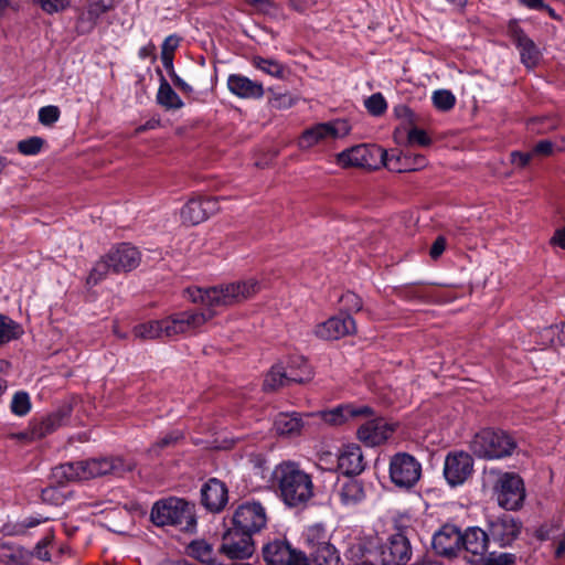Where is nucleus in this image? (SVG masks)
Returning a JSON list of instances; mask_svg holds the SVG:
<instances>
[{"label": "nucleus", "mask_w": 565, "mask_h": 565, "mask_svg": "<svg viewBox=\"0 0 565 565\" xmlns=\"http://www.w3.org/2000/svg\"><path fill=\"white\" fill-rule=\"evenodd\" d=\"M521 523L509 514H502L488 523L490 540L499 546L511 545L521 533Z\"/></svg>", "instance_id": "nucleus-15"}, {"label": "nucleus", "mask_w": 565, "mask_h": 565, "mask_svg": "<svg viewBox=\"0 0 565 565\" xmlns=\"http://www.w3.org/2000/svg\"><path fill=\"white\" fill-rule=\"evenodd\" d=\"M407 142L411 146L427 147L431 143V138L427 132L419 128H412L407 134Z\"/></svg>", "instance_id": "nucleus-48"}, {"label": "nucleus", "mask_w": 565, "mask_h": 565, "mask_svg": "<svg viewBox=\"0 0 565 565\" xmlns=\"http://www.w3.org/2000/svg\"><path fill=\"white\" fill-rule=\"evenodd\" d=\"M364 106L370 114L380 116L386 110L387 104L381 93H375L365 99Z\"/></svg>", "instance_id": "nucleus-45"}, {"label": "nucleus", "mask_w": 565, "mask_h": 565, "mask_svg": "<svg viewBox=\"0 0 565 565\" xmlns=\"http://www.w3.org/2000/svg\"><path fill=\"white\" fill-rule=\"evenodd\" d=\"M44 140L41 137H30L20 140L17 148L24 156H35L42 150Z\"/></svg>", "instance_id": "nucleus-44"}, {"label": "nucleus", "mask_w": 565, "mask_h": 565, "mask_svg": "<svg viewBox=\"0 0 565 565\" xmlns=\"http://www.w3.org/2000/svg\"><path fill=\"white\" fill-rule=\"evenodd\" d=\"M138 56L141 60L151 58L156 60V45L152 42H149L145 46L140 47L138 51Z\"/></svg>", "instance_id": "nucleus-58"}, {"label": "nucleus", "mask_w": 565, "mask_h": 565, "mask_svg": "<svg viewBox=\"0 0 565 565\" xmlns=\"http://www.w3.org/2000/svg\"><path fill=\"white\" fill-rule=\"evenodd\" d=\"M446 248V239L443 236H438L433 243L429 255L433 259H437Z\"/></svg>", "instance_id": "nucleus-56"}, {"label": "nucleus", "mask_w": 565, "mask_h": 565, "mask_svg": "<svg viewBox=\"0 0 565 565\" xmlns=\"http://www.w3.org/2000/svg\"><path fill=\"white\" fill-rule=\"evenodd\" d=\"M388 471L391 481L397 488L408 490L419 481L422 465L414 456L398 452L391 458Z\"/></svg>", "instance_id": "nucleus-8"}, {"label": "nucleus", "mask_w": 565, "mask_h": 565, "mask_svg": "<svg viewBox=\"0 0 565 565\" xmlns=\"http://www.w3.org/2000/svg\"><path fill=\"white\" fill-rule=\"evenodd\" d=\"M565 554V529L561 533V537L556 542L555 556L562 557Z\"/></svg>", "instance_id": "nucleus-62"}, {"label": "nucleus", "mask_w": 565, "mask_h": 565, "mask_svg": "<svg viewBox=\"0 0 565 565\" xmlns=\"http://www.w3.org/2000/svg\"><path fill=\"white\" fill-rule=\"evenodd\" d=\"M228 501L227 488L224 482L212 478L201 489V502L210 512L222 511Z\"/></svg>", "instance_id": "nucleus-22"}, {"label": "nucleus", "mask_w": 565, "mask_h": 565, "mask_svg": "<svg viewBox=\"0 0 565 565\" xmlns=\"http://www.w3.org/2000/svg\"><path fill=\"white\" fill-rule=\"evenodd\" d=\"M550 244L552 246H557L562 249H565V226L557 228L553 236L550 239Z\"/></svg>", "instance_id": "nucleus-57"}, {"label": "nucleus", "mask_w": 565, "mask_h": 565, "mask_svg": "<svg viewBox=\"0 0 565 565\" xmlns=\"http://www.w3.org/2000/svg\"><path fill=\"white\" fill-rule=\"evenodd\" d=\"M337 495L343 505L353 507L364 500L365 492L360 481L348 479L340 484Z\"/></svg>", "instance_id": "nucleus-29"}, {"label": "nucleus", "mask_w": 565, "mask_h": 565, "mask_svg": "<svg viewBox=\"0 0 565 565\" xmlns=\"http://www.w3.org/2000/svg\"><path fill=\"white\" fill-rule=\"evenodd\" d=\"M520 2L532 10H540L544 8L543 0H520Z\"/></svg>", "instance_id": "nucleus-63"}, {"label": "nucleus", "mask_w": 565, "mask_h": 565, "mask_svg": "<svg viewBox=\"0 0 565 565\" xmlns=\"http://www.w3.org/2000/svg\"><path fill=\"white\" fill-rule=\"evenodd\" d=\"M253 534L238 530L236 526L228 530L222 540L221 553L231 559H244L250 557L255 552Z\"/></svg>", "instance_id": "nucleus-13"}, {"label": "nucleus", "mask_w": 565, "mask_h": 565, "mask_svg": "<svg viewBox=\"0 0 565 565\" xmlns=\"http://www.w3.org/2000/svg\"><path fill=\"white\" fill-rule=\"evenodd\" d=\"M490 537L480 527H469L462 534L461 552L470 553L472 556L482 557L487 551Z\"/></svg>", "instance_id": "nucleus-27"}, {"label": "nucleus", "mask_w": 565, "mask_h": 565, "mask_svg": "<svg viewBox=\"0 0 565 565\" xmlns=\"http://www.w3.org/2000/svg\"><path fill=\"white\" fill-rule=\"evenodd\" d=\"M132 334L140 340L171 339L168 317L139 323L134 327Z\"/></svg>", "instance_id": "nucleus-26"}, {"label": "nucleus", "mask_w": 565, "mask_h": 565, "mask_svg": "<svg viewBox=\"0 0 565 565\" xmlns=\"http://www.w3.org/2000/svg\"><path fill=\"white\" fill-rule=\"evenodd\" d=\"M508 33L518 46L522 63L532 68L537 65L541 53L535 43L524 33L518 22L511 21L508 25Z\"/></svg>", "instance_id": "nucleus-19"}, {"label": "nucleus", "mask_w": 565, "mask_h": 565, "mask_svg": "<svg viewBox=\"0 0 565 565\" xmlns=\"http://www.w3.org/2000/svg\"><path fill=\"white\" fill-rule=\"evenodd\" d=\"M113 271L111 260L108 258V254L103 256L99 260L95 263L89 275L86 278V284L88 286H96L99 281L105 279L108 274Z\"/></svg>", "instance_id": "nucleus-36"}, {"label": "nucleus", "mask_w": 565, "mask_h": 565, "mask_svg": "<svg viewBox=\"0 0 565 565\" xmlns=\"http://www.w3.org/2000/svg\"><path fill=\"white\" fill-rule=\"evenodd\" d=\"M217 198H193L181 209V220L185 225H198L218 211Z\"/></svg>", "instance_id": "nucleus-16"}, {"label": "nucleus", "mask_w": 565, "mask_h": 565, "mask_svg": "<svg viewBox=\"0 0 565 565\" xmlns=\"http://www.w3.org/2000/svg\"><path fill=\"white\" fill-rule=\"evenodd\" d=\"M373 409L369 406H355L352 404L340 405L332 409L321 412L320 418L333 426L342 425L345 422L356 417H367L372 415Z\"/></svg>", "instance_id": "nucleus-24"}, {"label": "nucleus", "mask_w": 565, "mask_h": 565, "mask_svg": "<svg viewBox=\"0 0 565 565\" xmlns=\"http://www.w3.org/2000/svg\"><path fill=\"white\" fill-rule=\"evenodd\" d=\"M26 552L14 544L0 541V562L10 565H23Z\"/></svg>", "instance_id": "nucleus-33"}, {"label": "nucleus", "mask_w": 565, "mask_h": 565, "mask_svg": "<svg viewBox=\"0 0 565 565\" xmlns=\"http://www.w3.org/2000/svg\"><path fill=\"white\" fill-rule=\"evenodd\" d=\"M180 44V38L175 34L167 36L161 45V54L173 55Z\"/></svg>", "instance_id": "nucleus-53"}, {"label": "nucleus", "mask_w": 565, "mask_h": 565, "mask_svg": "<svg viewBox=\"0 0 565 565\" xmlns=\"http://www.w3.org/2000/svg\"><path fill=\"white\" fill-rule=\"evenodd\" d=\"M157 102L166 109H180L183 107L182 99L172 89L163 76L161 77L160 86L158 89Z\"/></svg>", "instance_id": "nucleus-31"}, {"label": "nucleus", "mask_w": 565, "mask_h": 565, "mask_svg": "<svg viewBox=\"0 0 565 565\" xmlns=\"http://www.w3.org/2000/svg\"><path fill=\"white\" fill-rule=\"evenodd\" d=\"M188 553L203 564L214 563V552L211 544L204 540H195L188 546Z\"/></svg>", "instance_id": "nucleus-35"}, {"label": "nucleus", "mask_w": 565, "mask_h": 565, "mask_svg": "<svg viewBox=\"0 0 565 565\" xmlns=\"http://www.w3.org/2000/svg\"><path fill=\"white\" fill-rule=\"evenodd\" d=\"M394 163L401 167L399 171L403 170H418L426 164V159L422 154H416L414 158H411L408 154L396 156L394 159Z\"/></svg>", "instance_id": "nucleus-43"}, {"label": "nucleus", "mask_w": 565, "mask_h": 565, "mask_svg": "<svg viewBox=\"0 0 565 565\" xmlns=\"http://www.w3.org/2000/svg\"><path fill=\"white\" fill-rule=\"evenodd\" d=\"M227 88L233 95L244 99H260L265 94L262 83L241 74H231L227 77Z\"/></svg>", "instance_id": "nucleus-23"}, {"label": "nucleus", "mask_w": 565, "mask_h": 565, "mask_svg": "<svg viewBox=\"0 0 565 565\" xmlns=\"http://www.w3.org/2000/svg\"><path fill=\"white\" fill-rule=\"evenodd\" d=\"M515 555L512 553H490L483 562V565H513Z\"/></svg>", "instance_id": "nucleus-49"}, {"label": "nucleus", "mask_w": 565, "mask_h": 565, "mask_svg": "<svg viewBox=\"0 0 565 565\" xmlns=\"http://www.w3.org/2000/svg\"><path fill=\"white\" fill-rule=\"evenodd\" d=\"M62 420L63 418L60 414H52L42 418L40 422L33 423L32 437L38 439L45 437L47 434L58 428L62 425Z\"/></svg>", "instance_id": "nucleus-34"}, {"label": "nucleus", "mask_w": 565, "mask_h": 565, "mask_svg": "<svg viewBox=\"0 0 565 565\" xmlns=\"http://www.w3.org/2000/svg\"><path fill=\"white\" fill-rule=\"evenodd\" d=\"M365 418L366 420L356 431L358 439L365 446H379L390 439L396 430L397 424L384 417L374 416V412Z\"/></svg>", "instance_id": "nucleus-10"}, {"label": "nucleus", "mask_w": 565, "mask_h": 565, "mask_svg": "<svg viewBox=\"0 0 565 565\" xmlns=\"http://www.w3.org/2000/svg\"><path fill=\"white\" fill-rule=\"evenodd\" d=\"M262 288V280L256 277L220 284L210 288H188L185 290L188 298L194 303L204 306L205 310H185L168 316L171 339L199 333L202 327L216 316L217 308L242 305L254 298Z\"/></svg>", "instance_id": "nucleus-1"}, {"label": "nucleus", "mask_w": 565, "mask_h": 565, "mask_svg": "<svg viewBox=\"0 0 565 565\" xmlns=\"http://www.w3.org/2000/svg\"><path fill=\"white\" fill-rule=\"evenodd\" d=\"M511 162L519 168H523L529 164L531 161L533 153L532 152H520L513 151L511 152Z\"/></svg>", "instance_id": "nucleus-54"}, {"label": "nucleus", "mask_w": 565, "mask_h": 565, "mask_svg": "<svg viewBox=\"0 0 565 565\" xmlns=\"http://www.w3.org/2000/svg\"><path fill=\"white\" fill-rule=\"evenodd\" d=\"M263 556L268 565H310L302 552L292 548L282 540L267 543L263 547Z\"/></svg>", "instance_id": "nucleus-11"}, {"label": "nucleus", "mask_w": 565, "mask_h": 565, "mask_svg": "<svg viewBox=\"0 0 565 565\" xmlns=\"http://www.w3.org/2000/svg\"><path fill=\"white\" fill-rule=\"evenodd\" d=\"M10 437L13 438V439L23 440V441H29V440H33L34 439L32 437V428L30 429V431H22V433L11 434Z\"/></svg>", "instance_id": "nucleus-64"}, {"label": "nucleus", "mask_w": 565, "mask_h": 565, "mask_svg": "<svg viewBox=\"0 0 565 565\" xmlns=\"http://www.w3.org/2000/svg\"><path fill=\"white\" fill-rule=\"evenodd\" d=\"M303 420L299 413H279L274 420V429L281 437H296L301 434Z\"/></svg>", "instance_id": "nucleus-28"}, {"label": "nucleus", "mask_w": 565, "mask_h": 565, "mask_svg": "<svg viewBox=\"0 0 565 565\" xmlns=\"http://www.w3.org/2000/svg\"><path fill=\"white\" fill-rule=\"evenodd\" d=\"M60 116L61 111L57 106L49 105L39 110V121L44 126H52L60 119Z\"/></svg>", "instance_id": "nucleus-47"}, {"label": "nucleus", "mask_w": 565, "mask_h": 565, "mask_svg": "<svg viewBox=\"0 0 565 565\" xmlns=\"http://www.w3.org/2000/svg\"><path fill=\"white\" fill-rule=\"evenodd\" d=\"M107 254L115 274L131 271L139 266L141 260L140 252L128 243L119 244Z\"/></svg>", "instance_id": "nucleus-21"}, {"label": "nucleus", "mask_w": 565, "mask_h": 565, "mask_svg": "<svg viewBox=\"0 0 565 565\" xmlns=\"http://www.w3.org/2000/svg\"><path fill=\"white\" fill-rule=\"evenodd\" d=\"M394 159L395 154L387 153L382 147L362 143L340 152L337 156V163L343 168L379 169L384 166L390 170H401V167L394 163Z\"/></svg>", "instance_id": "nucleus-5"}, {"label": "nucleus", "mask_w": 565, "mask_h": 565, "mask_svg": "<svg viewBox=\"0 0 565 565\" xmlns=\"http://www.w3.org/2000/svg\"><path fill=\"white\" fill-rule=\"evenodd\" d=\"M132 467L121 458H94L60 465L54 468L53 475L60 481H83L107 475L120 476Z\"/></svg>", "instance_id": "nucleus-3"}, {"label": "nucleus", "mask_w": 565, "mask_h": 565, "mask_svg": "<svg viewBox=\"0 0 565 565\" xmlns=\"http://www.w3.org/2000/svg\"><path fill=\"white\" fill-rule=\"evenodd\" d=\"M295 98L287 93L282 94H274L269 99V104L273 108L276 109H288L295 105Z\"/></svg>", "instance_id": "nucleus-50"}, {"label": "nucleus", "mask_w": 565, "mask_h": 565, "mask_svg": "<svg viewBox=\"0 0 565 565\" xmlns=\"http://www.w3.org/2000/svg\"><path fill=\"white\" fill-rule=\"evenodd\" d=\"M431 100L434 106L443 111L451 109L456 104L455 95L448 89H438L433 93Z\"/></svg>", "instance_id": "nucleus-42"}, {"label": "nucleus", "mask_w": 565, "mask_h": 565, "mask_svg": "<svg viewBox=\"0 0 565 565\" xmlns=\"http://www.w3.org/2000/svg\"><path fill=\"white\" fill-rule=\"evenodd\" d=\"M35 1L39 2L41 8L49 13L56 12L58 10L64 9L70 2V0H35Z\"/></svg>", "instance_id": "nucleus-51"}, {"label": "nucleus", "mask_w": 565, "mask_h": 565, "mask_svg": "<svg viewBox=\"0 0 565 565\" xmlns=\"http://www.w3.org/2000/svg\"><path fill=\"white\" fill-rule=\"evenodd\" d=\"M340 303L347 312H358L363 307L362 299L352 291L343 294L340 298Z\"/></svg>", "instance_id": "nucleus-46"}, {"label": "nucleus", "mask_w": 565, "mask_h": 565, "mask_svg": "<svg viewBox=\"0 0 565 565\" xmlns=\"http://www.w3.org/2000/svg\"><path fill=\"white\" fill-rule=\"evenodd\" d=\"M150 519L157 526H173L185 532H193L196 527L194 504L175 497L157 501Z\"/></svg>", "instance_id": "nucleus-4"}, {"label": "nucleus", "mask_w": 565, "mask_h": 565, "mask_svg": "<svg viewBox=\"0 0 565 565\" xmlns=\"http://www.w3.org/2000/svg\"><path fill=\"white\" fill-rule=\"evenodd\" d=\"M285 367L291 383H305L312 377L311 367L303 356L290 358Z\"/></svg>", "instance_id": "nucleus-30"}, {"label": "nucleus", "mask_w": 565, "mask_h": 565, "mask_svg": "<svg viewBox=\"0 0 565 565\" xmlns=\"http://www.w3.org/2000/svg\"><path fill=\"white\" fill-rule=\"evenodd\" d=\"M161 61H162L163 67L168 71L170 76H171V74H175L174 68H173V55L161 54Z\"/></svg>", "instance_id": "nucleus-61"}, {"label": "nucleus", "mask_w": 565, "mask_h": 565, "mask_svg": "<svg viewBox=\"0 0 565 565\" xmlns=\"http://www.w3.org/2000/svg\"><path fill=\"white\" fill-rule=\"evenodd\" d=\"M11 412L17 416H25L31 411V399L26 392H17L10 404Z\"/></svg>", "instance_id": "nucleus-41"}, {"label": "nucleus", "mask_w": 565, "mask_h": 565, "mask_svg": "<svg viewBox=\"0 0 565 565\" xmlns=\"http://www.w3.org/2000/svg\"><path fill=\"white\" fill-rule=\"evenodd\" d=\"M312 561L316 565H338L340 556L331 544L322 545L311 552Z\"/></svg>", "instance_id": "nucleus-37"}, {"label": "nucleus", "mask_w": 565, "mask_h": 565, "mask_svg": "<svg viewBox=\"0 0 565 565\" xmlns=\"http://www.w3.org/2000/svg\"><path fill=\"white\" fill-rule=\"evenodd\" d=\"M305 540L311 552L322 545L330 544L326 529L320 524L309 526L305 532Z\"/></svg>", "instance_id": "nucleus-38"}, {"label": "nucleus", "mask_w": 565, "mask_h": 565, "mask_svg": "<svg viewBox=\"0 0 565 565\" xmlns=\"http://www.w3.org/2000/svg\"><path fill=\"white\" fill-rule=\"evenodd\" d=\"M365 463L362 449L356 444L342 447L338 457V468L347 476H356L364 470Z\"/></svg>", "instance_id": "nucleus-25"}, {"label": "nucleus", "mask_w": 565, "mask_h": 565, "mask_svg": "<svg viewBox=\"0 0 565 565\" xmlns=\"http://www.w3.org/2000/svg\"><path fill=\"white\" fill-rule=\"evenodd\" d=\"M351 126L345 119L320 122L307 128L298 140L300 149L307 150L317 145L348 136Z\"/></svg>", "instance_id": "nucleus-7"}, {"label": "nucleus", "mask_w": 565, "mask_h": 565, "mask_svg": "<svg viewBox=\"0 0 565 565\" xmlns=\"http://www.w3.org/2000/svg\"><path fill=\"white\" fill-rule=\"evenodd\" d=\"M516 448L515 439L504 430L483 429L475 435L470 444L472 454L482 459H502Z\"/></svg>", "instance_id": "nucleus-6"}, {"label": "nucleus", "mask_w": 565, "mask_h": 565, "mask_svg": "<svg viewBox=\"0 0 565 565\" xmlns=\"http://www.w3.org/2000/svg\"><path fill=\"white\" fill-rule=\"evenodd\" d=\"M493 490L498 504L508 511L521 508L525 498L523 480L513 472L501 473Z\"/></svg>", "instance_id": "nucleus-9"}, {"label": "nucleus", "mask_w": 565, "mask_h": 565, "mask_svg": "<svg viewBox=\"0 0 565 565\" xmlns=\"http://www.w3.org/2000/svg\"><path fill=\"white\" fill-rule=\"evenodd\" d=\"M554 145L550 140L539 141L532 150L533 156H550L553 153Z\"/></svg>", "instance_id": "nucleus-55"}, {"label": "nucleus", "mask_w": 565, "mask_h": 565, "mask_svg": "<svg viewBox=\"0 0 565 565\" xmlns=\"http://www.w3.org/2000/svg\"><path fill=\"white\" fill-rule=\"evenodd\" d=\"M473 471V460L466 452L450 454L446 457L444 476L451 487L462 484Z\"/></svg>", "instance_id": "nucleus-17"}, {"label": "nucleus", "mask_w": 565, "mask_h": 565, "mask_svg": "<svg viewBox=\"0 0 565 565\" xmlns=\"http://www.w3.org/2000/svg\"><path fill=\"white\" fill-rule=\"evenodd\" d=\"M281 499L289 507H298L313 497L311 476L300 468L298 462L287 460L274 470Z\"/></svg>", "instance_id": "nucleus-2"}, {"label": "nucleus", "mask_w": 565, "mask_h": 565, "mask_svg": "<svg viewBox=\"0 0 565 565\" xmlns=\"http://www.w3.org/2000/svg\"><path fill=\"white\" fill-rule=\"evenodd\" d=\"M233 523L238 530L254 534L266 525V510L259 502L242 503L234 512Z\"/></svg>", "instance_id": "nucleus-12"}, {"label": "nucleus", "mask_w": 565, "mask_h": 565, "mask_svg": "<svg viewBox=\"0 0 565 565\" xmlns=\"http://www.w3.org/2000/svg\"><path fill=\"white\" fill-rule=\"evenodd\" d=\"M412 554L411 543L402 533L391 535L380 547L382 565H407Z\"/></svg>", "instance_id": "nucleus-14"}, {"label": "nucleus", "mask_w": 565, "mask_h": 565, "mask_svg": "<svg viewBox=\"0 0 565 565\" xmlns=\"http://www.w3.org/2000/svg\"><path fill=\"white\" fill-rule=\"evenodd\" d=\"M355 332V321L349 315H339L316 326L315 334L323 340H338Z\"/></svg>", "instance_id": "nucleus-18"}, {"label": "nucleus", "mask_w": 565, "mask_h": 565, "mask_svg": "<svg viewBox=\"0 0 565 565\" xmlns=\"http://www.w3.org/2000/svg\"><path fill=\"white\" fill-rule=\"evenodd\" d=\"M181 438V434L178 431L170 433L160 438L150 449L152 452H157L158 449L170 446Z\"/></svg>", "instance_id": "nucleus-52"}, {"label": "nucleus", "mask_w": 565, "mask_h": 565, "mask_svg": "<svg viewBox=\"0 0 565 565\" xmlns=\"http://www.w3.org/2000/svg\"><path fill=\"white\" fill-rule=\"evenodd\" d=\"M170 77H171L173 84L178 88H180L182 92L188 93V94L192 93V90H193L192 87L188 83H185L180 76H178L177 73L171 74Z\"/></svg>", "instance_id": "nucleus-59"}, {"label": "nucleus", "mask_w": 565, "mask_h": 565, "mask_svg": "<svg viewBox=\"0 0 565 565\" xmlns=\"http://www.w3.org/2000/svg\"><path fill=\"white\" fill-rule=\"evenodd\" d=\"M545 121H548L547 125H544L542 128H537L536 131L537 132H545L550 129H554L556 127V121L555 120H551V119H547V118H535L531 121L532 125H535L536 122H542L544 124Z\"/></svg>", "instance_id": "nucleus-60"}, {"label": "nucleus", "mask_w": 565, "mask_h": 565, "mask_svg": "<svg viewBox=\"0 0 565 565\" xmlns=\"http://www.w3.org/2000/svg\"><path fill=\"white\" fill-rule=\"evenodd\" d=\"M22 334L21 327L7 316L0 315V344L18 339Z\"/></svg>", "instance_id": "nucleus-40"}, {"label": "nucleus", "mask_w": 565, "mask_h": 565, "mask_svg": "<svg viewBox=\"0 0 565 565\" xmlns=\"http://www.w3.org/2000/svg\"><path fill=\"white\" fill-rule=\"evenodd\" d=\"M252 65L275 78L284 77L285 67L278 61L254 56L252 58Z\"/></svg>", "instance_id": "nucleus-39"}, {"label": "nucleus", "mask_w": 565, "mask_h": 565, "mask_svg": "<svg viewBox=\"0 0 565 565\" xmlns=\"http://www.w3.org/2000/svg\"><path fill=\"white\" fill-rule=\"evenodd\" d=\"M462 533L455 526L445 525L433 537L435 552L445 557L457 556L461 552Z\"/></svg>", "instance_id": "nucleus-20"}, {"label": "nucleus", "mask_w": 565, "mask_h": 565, "mask_svg": "<svg viewBox=\"0 0 565 565\" xmlns=\"http://www.w3.org/2000/svg\"><path fill=\"white\" fill-rule=\"evenodd\" d=\"M291 381L286 374V367L284 363L275 364L267 373L264 381V388L266 391H276L282 386L289 385Z\"/></svg>", "instance_id": "nucleus-32"}]
</instances>
